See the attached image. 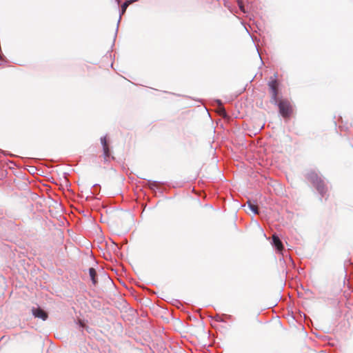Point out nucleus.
<instances>
[{"mask_svg":"<svg viewBox=\"0 0 353 353\" xmlns=\"http://www.w3.org/2000/svg\"><path fill=\"white\" fill-rule=\"evenodd\" d=\"M276 104L279 106V112L283 117L288 118L290 116L292 112V107L288 99H279Z\"/></svg>","mask_w":353,"mask_h":353,"instance_id":"1","label":"nucleus"},{"mask_svg":"<svg viewBox=\"0 0 353 353\" xmlns=\"http://www.w3.org/2000/svg\"><path fill=\"white\" fill-rule=\"evenodd\" d=\"M268 85L270 87L271 94H272L271 102L272 103L276 104V103H277L278 100H279L278 94H279V83L277 81V80L275 79L270 81L268 83Z\"/></svg>","mask_w":353,"mask_h":353,"instance_id":"2","label":"nucleus"},{"mask_svg":"<svg viewBox=\"0 0 353 353\" xmlns=\"http://www.w3.org/2000/svg\"><path fill=\"white\" fill-rule=\"evenodd\" d=\"M101 142L103 145V158H104L105 161H108L110 157V148H109V145L108 143L106 137H101Z\"/></svg>","mask_w":353,"mask_h":353,"instance_id":"3","label":"nucleus"},{"mask_svg":"<svg viewBox=\"0 0 353 353\" xmlns=\"http://www.w3.org/2000/svg\"><path fill=\"white\" fill-rule=\"evenodd\" d=\"M32 314L35 317L41 319L43 321L48 319V314L41 308H33Z\"/></svg>","mask_w":353,"mask_h":353,"instance_id":"4","label":"nucleus"},{"mask_svg":"<svg viewBox=\"0 0 353 353\" xmlns=\"http://www.w3.org/2000/svg\"><path fill=\"white\" fill-rule=\"evenodd\" d=\"M272 240L274 245L276 248V249L279 251H281L283 249V245L279 238L276 235L274 234L272 236Z\"/></svg>","mask_w":353,"mask_h":353,"instance_id":"5","label":"nucleus"},{"mask_svg":"<svg viewBox=\"0 0 353 353\" xmlns=\"http://www.w3.org/2000/svg\"><path fill=\"white\" fill-rule=\"evenodd\" d=\"M89 275H90V277L92 280V282L94 285H96L97 283V272H96V270L94 268H90L89 269Z\"/></svg>","mask_w":353,"mask_h":353,"instance_id":"6","label":"nucleus"},{"mask_svg":"<svg viewBox=\"0 0 353 353\" xmlns=\"http://www.w3.org/2000/svg\"><path fill=\"white\" fill-rule=\"evenodd\" d=\"M248 205L249 209L255 214H259L258 205L252 203L250 201H248Z\"/></svg>","mask_w":353,"mask_h":353,"instance_id":"7","label":"nucleus"},{"mask_svg":"<svg viewBox=\"0 0 353 353\" xmlns=\"http://www.w3.org/2000/svg\"><path fill=\"white\" fill-rule=\"evenodd\" d=\"M134 0H129V1H126L121 6V10H122V13H124L128 8V6L130 5V3H132V1H134Z\"/></svg>","mask_w":353,"mask_h":353,"instance_id":"8","label":"nucleus"},{"mask_svg":"<svg viewBox=\"0 0 353 353\" xmlns=\"http://www.w3.org/2000/svg\"><path fill=\"white\" fill-rule=\"evenodd\" d=\"M216 101H218V103H219V104L220 105L219 110V114L223 115V117H225L226 116V112H225V110L224 108L221 105V101L217 100Z\"/></svg>","mask_w":353,"mask_h":353,"instance_id":"9","label":"nucleus"},{"mask_svg":"<svg viewBox=\"0 0 353 353\" xmlns=\"http://www.w3.org/2000/svg\"><path fill=\"white\" fill-rule=\"evenodd\" d=\"M79 323L80 326H81L82 327H85V324L83 323V322L82 321L79 320Z\"/></svg>","mask_w":353,"mask_h":353,"instance_id":"10","label":"nucleus"},{"mask_svg":"<svg viewBox=\"0 0 353 353\" xmlns=\"http://www.w3.org/2000/svg\"><path fill=\"white\" fill-rule=\"evenodd\" d=\"M239 7H240V8H241V10H243V12H245V11H244V9H243V7L241 4H239Z\"/></svg>","mask_w":353,"mask_h":353,"instance_id":"11","label":"nucleus"},{"mask_svg":"<svg viewBox=\"0 0 353 353\" xmlns=\"http://www.w3.org/2000/svg\"><path fill=\"white\" fill-rule=\"evenodd\" d=\"M319 191H320L321 193L323 192V190H320L319 188Z\"/></svg>","mask_w":353,"mask_h":353,"instance_id":"12","label":"nucleus"}]
</instances>
